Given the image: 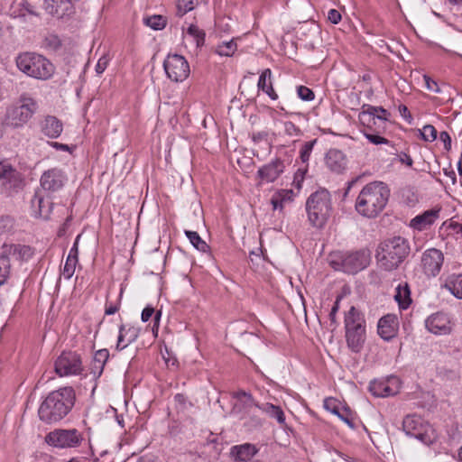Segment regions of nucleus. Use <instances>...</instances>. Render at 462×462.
<instances>
[{"label":"nucleus","mask_w":462,"mask_h":462,"mask_svg":"<svg viewBox=\"0 0 462 462\" xmlns=\"http://www.w3.org/2000/svg\"><path fill=\"white\" fill-rule=\"evenodd\" d=\"M284 168V162L276 158L268 164L261 167L258 170V176L266 182H273L283 172Z\"/></svg>","instance_id":"412c9836"},{"label":"nucleus","mask_w":462,"mask_h":462,"mask_svg":"<svg viewBox=\"0 0 462 462\" xmlns=\"http://www.w3.org/2000/svg\"><path fill=\"white\" fill-rule=\"evenodd\" d=\"M283 131L289 136H297L300 134V129L292 122H285L283 124Z\"/></svg>","instance_id":"09e8293b"},{"label":"nucleus","mask_w":462,"mask_h":462,"mask_svg":"<svg viewBox=\"0 0 462 462\" xmlns=\"http://www.w3.org/2000/svg\"><path fill=\"white\" fill-rule=\"evenodd\" d=\"M41 129L49 138H57L62 133L63 125L57 117L47 116L41 124Z\"/></svg>","instance_id":"bb28decb"},{"label":"nucleus","mask_w":462,"mask_h":462,"mask_svg":"<svg viewBox=\"0 0 462 462\" xmlns=\"http://www.w3.org/2000/svg\"><path fill=\"white\" fill-rule=\"evenodd\" d=\"M109 358V352L107 349L103 348L99 349L95 353L93 364H92V370L94 374H100L104 369V366L106 363V361Z\"/></svg>","instance_id":"2f4dec72"},{"label":"nucleus","mask_w":462,"mask_h":462,"mask_svg":"<svg viewBox=\"0 0 462 462\" xmlns=\"http://www.w3.org/2000/svg\"><path fill=\"white\" fill-rule=\"evenodd\" d=\"M77 263H78V261L71 260L70 258L66 259V262H65V264H64V267L62 270V275L64 276L65 279H70L73 276V274L75 273Z\"/></svg>","instance_id":"a18cd8bd"},{"label":"nucleus","mask_w":462,"mask_h":462,"mask_svg":"<svg viewBox=\"0 0 462 462\" xmlns=\"http://www.w3.org/2000/svg\"><path fill=\"white\" fill-rule=\"evenodd\" d=\"M443 288L448 290L456 298L462 299V274L448 275Z\"/></svg>","instance_id":"c756f323"},{"label":"nucleus","mask_w":462,"mask_h":462,"mask_svg":"<svg viewBox=\"0 0 462 462\" xmlns=\"http://www.w3.org/2000/svg\"><path fill=\"white\" fill-rule=\"evenodd\" d=\"M16 66L27 76L42 80L49 79L55 70L49 60L34 52L19 54L16 58Z\"/></svg>","instance_id":"39448f33"},{"label":"nucleus","mask_w":462,"mask_h":462,"mask_svg":"<svg viewBox=\"0 0 462 462\" xmlns=\"http://www.w3.org/2000/svg\"><path fill=\"white\" fill-rule=\"evenodd\" d=\"M410 251V244L406 238L393 236L378 245L375 258L382 269L393 271L407 258Z\"/></svg>","instance_id":"7ed1b4c3"},{"label":"nucleus","mask_w":462,"mask_h":462,"mask_svg":"<svg viewBox=\"0 0 462 462\" xmlns=\"http://www.w3.org/2000/svg\"><path fill=\"white\" fill-rule=\"evenodd\" d=\"M341 299H342V296H337V300H336V301L334 303V306L332 307V309L330 310L329 319H330L331 322H333V323L336 322V315H337V312L338 311L339 301H340Z\"/></svg>","instance_id":"4d7b16f0"},{"label":"nucleus","mask_w":462,"mask_h":462,"mask_svg":"<svg viewBox=\"0 0 462 462\" xmlns=\"http://www.w3.org/2000/svg\"><path fill=\"white\" fill-rule=\"evenodd\" d=\"M439 140L444 143V147L447 151H449L451 149V137L448 132H440Z\"/></svg>","instance_id":"864d4df0"},{"label":"nucleus","mask_w":462,"mask_h":462,"mask_svg":"<svg viewBox=\"0 0 462 462\" xmlns=\"http://www.w3.org/2000/svg\"><path fill=\"white\" fill-rule=\"evenodd\" d=\"M402 430L404 433H429L433 431L431 425L418 414H408L402 420Z\"/></svg>","instance_id":"a211bd4d"},{"label":"nucleus","mask_w":462,"mask_h":462,"mask_svg":"<svg viewBox=\"0 0 462 462\" xmlns=\"http://www.w3.org/2000/svg\"><path fill=\"white\" fill-rule=\"evenodd\" d=\"M271 75H272V71L270 69H266L262 72V74L259 77V80H258L259 89H262L263 91H264L269 87V85L267 84V79H271Z\"/></svg>","instance_id":"de8ad7c7"},{"label":"nucleus","mask_w":462,"mask_h":462,"mask_svg":"<svg viewBox=\"0 0 462 462\" xmlns=\"http://www.w3.org/2000/svg\"><path fill=\"white\" fill-rule=\"evenodd\" d=\"M44 440L54 448H66L78 446L81 439L78 435H46Z\"/></svg>","instance_id":"5701e85b"},{"label":"nucleus","mask_w":462,"mask_h":462,"mask_svg":"<svg viewBox=\"0 0 462 462\" xmlns=\"http://www.w3.org/2000/svg\"><path fill=\"white\" fill-rule=\"evenodd\" d=\"M427 329L435 335H447L450 332L448 317L442 312L432 314L426 319Z\"/></svg>","instance_id":"6ab92c4d"},{"label":"nucleus","mask_w":462,"mask_h":462,"mask_svg":"<svg viewBox=\"0 0 462 462\" xmlns=\"http://www.w3.org/2000/svg\"><path fill=\"white\" fill-rule=\"evenodd\" d=\"M236 43L234 40L218 44L216 48V52L220 56H232L236 51Z\"/></svg>","instance_id":"4c0bfd02"},{"label":"nucleus","mask_w":462,"mask_h":462,"mask_svg":"<svg viewBox=\"0 0 462 462\" xmlns=\"http://www.w3.org/2000/svg\"><path fill=\"white\" fill-rule=\"evenodd\" d=\"M143 23L153 30H162L165 28L167 21L162 15L155 14L144 17Z\"/></svg>","instance_id":"c9c22d12"},{"label":"nucleus","mask_w":462,"mask_h":462,"mask_svg":"<svg viewBox=\"0 0 462 462\" xmlns=\"http://www.w3.org/2000/svg\"><path fill=\"white\" fill-rule=\"evenodd\" d=\"M306 210L310 224L318 228L323 227L332 212L329 192L320 189L312 193L307 199Z\"/></svg>","instance_id":"20e7f679"},{"label":"nucleus","mask_w":462,"mask_h":462,"mask_svg":"<svg viewBox=\"0 0 462 462\" xmlns=\"http://www.w3.org/2000/svg\"><path fill=\"white\" fill-rule=\"evenodd\" d=\"M49 144L57 150L62 151H69V147L67 144L57 143V142H49Z\"/></svg>","instance_id":"69168bd1"},{"label":"nucleus","mask_w":462,"mask_h":462,"mask_svg":"<svg viewBox=\"0 0 462 462\" xmlns=\"http://www.w3.org/2000/svg\"><path fill=\"white\" fill-rule=\"evenodd\" d=\"M439 211L436 208L424 211L411 220L410 226L419 231L427 229L439 217Z\"/></svg>","instance_id":"4be33fe9"},{"label":"nucleus","mask_w":462,"mask_h":462,"mask_svg":"<svg viewBox=\"0 0 462 462\" xmlns=\"http://www.w3.org/2000/svg\"><path fill=\"white\" fill-rule=\"evenodd\" d=\"M323 406L328 411L337 415L346 422L350 430H357L353 411L349 407L343 405L340 401L332 397L326 398Z\"/></svg>","instance_id":"4468645a"},{"label":"nucleus","mask_w":462,"mask_h":462,"mask_svg":"<svg viewBox=\"0 0 462 462\" xmlns=\"http://www.w3.org/2000/svg\"><path fill=\"white\" fill-rule=\"evenodd\" d=\"M174 402L176 403V408L178 409V411H180V410L182 411L185 409L186 404H187V400L183 394H181V393L176 394L174 397Z\"/></svg>","instance_id":"603ef678"},{"label":"nucleus","mask_w":462,"mask_h":462,"mask_svg":"<svg viewBox=\"0 0 462 462\" xmlns=\"http://www.w3.org/2000/svg\"><path fill=\"white\" fill-rule=\"evenodd\" d=\"M399 111L403 117H405V118L409 117L410 119L411 118V113L406 106H403V105L400 106Z\"/></svg>","instance_id":"774afa93"},{"label":"nucleus","mask_w":462,"mask_h":462,"mask_svg":"<svg viewBox=\"0 0 462 462\" xmlns=\"http://www.w3.org/2000/svg\"><path fill=\"white\" fill-rule=\"evenodd\" d=\"M346 340L347 346L359 353L365 342V320L364 315L352 306L345 315Z\"/></svg>","instance_id":"423d86ee"},{"label":"nucleus","mask_w":462,"mask_h":462,"mask_svg":"<svg viewBox=\"0 0 462 462\" xmlns=\"http://www.w3.org/2000/svg\"><path fill=\"white\" fill-rule=\"evenodd\" d=\"M55 372L60 376L79 374L82 362L79 355L75 352H62L54 364Z\"/></svg>","instance_id":"9b49d317"},{"label":"nucleus","mask_w":462,"mask_h":462,"mask_svg":"<svg viewBox=\"0 0 462 462\" xmlns=\"http://www.w3.org/2000/svg\"><path fill=\"white\" fill-rule=\"evenodd\" d=\"M282 199H281V194H275L272 199H271V203L273 207V209H282Z\"/></svg>","instance_id":"0e129e2a"},{"label":"nucleus","mask_w":462,"mask_h":462,"mask_svg":"<svg viewBox=\"0 0 462 462\" xmlns=\"http://www.w3.org/2000/svg\"><path fill=\"white\" fill-rule=\"evenodd\" d=\"M394 299L399 303V305L405 309L409 306L411 302L410 298V290L408 288V285L406 284L404 287L398 286L396 288V293L394 295Z\"/></svg>","instance_id":"f704fd0d"},{"label":"nucleus","mask_w":462,"mask_h":462,"mask_svg":"<svg viewBox=\"0 0 462 462\" xmlns=\"http://www.w3.org/2000/svg\"><path fill=\"white\" fill-rule=\"evenodd\" d=\"M36 109L35 100L23 95L17 104L7 109L5 123L14 128L22 127L32 118Z\"/></svg>","instance_id":"6e6552de"},{"label":"nucleus","mask_w":462,"mask_h":462,"mask_svg":"<svg viewBox=\"0 0 462 462\" xmlns=\"http://www.w3.org/2000/svg\"><path fill=\"white\" fill-rule=\"evenodd\" d=\"M414 436L417 439L420 440L422 443H424L425 445H428V446L436 441L435 435L421 434V435H414Z\"/></svg>","instance_id":"6e6d98bb"},{"label":"nucleus","mask_w":462,"mask_h":462,"mask_svg":"<svg viewBox=\"0 0 462 462\" xmlns=\"http://www.w3.org/2000/svg\"><path fill=\"white\" fill-rule=\"evenodd\" d=\"M423 79H424V81H425L426 88L428 90L433 91L435 93H439L440 92V88H439V85H438V83L436 81L431 79L427 75H424Z\"/></svg>","instance_id":"3c124183"},{"label":"nucleus","mask_w":462,"mask_h":462,"mask_svg":"<svg viewBox=\"0 0 462 462\" xmlns=\"http://www.w3.org/2000/svg\"><path fill=\"white\" fill-rule=\"evenodd\" d=\"M317 140H312L310 142H306L300 152V158L302 162H308L310 157V153L313 150V146L316 143Z\"/></svg>","instance_id":"a19ab883"},{"label":"nucleus","mask_w":462,"mask_h":462,"mask_svg":"<svg viewBox=\"0 0 462 462\" xmlns=\"http://www.w3.org/2000/svg\"><path fill=\"white\" fill-rule=\"evenodd\" d=\"M328 19L332 23H338L341 20V14L340 13L336 10V9H330L328 11Z\"/></svg>","instance_id":"5fc2aeb1"},{"label":"nucleus","mask_w":462,"mask_h":462,"mask_svg":"<svg viewBox=\"0 0 462 462\" xmlns=\"http://www.w3.org/2000/svg\"><path fill=\"white\" fill-rule=\"evenodd\" d=\"M261 411H254L249 414H245L242 419H245V425L248 427L249 430H257L263 423V420L259 417Z\"/></svg>","instance_id":"72a5a7b5"},{"label":"nucleus","mask_w":462,"mask_h":462,"mask_svg":"<svg viewBox=\"0 0 462 462\" xmlns=\"http://www.w3.org/2000/svg\"><path fill=\"white\" fill-rule=\"evenodd\" d=\"M0 187L7 196L17 193L23 187L22 174L7 160H0Z\"/></svg>","instance_id":"1a4fd4ad"},{"label":"nucleus","mask_w":462,"mask_h":462,"mask_svg":"<svg viewBox=\"0 0 462 462\" xmlns=\"http://www.w3.org/2000/svg\"><path fill=\"white\" fill-rule=\"evenodd\" d=\"M259 411L266 414L271 419H275L279 424L285 422V414L281 406L270 402L259 405Z\"/></svg>","instance_id":"c85d7f7f"},{"label":"nucleus","mask_w":462,"mask_h":462,"mask_svg":"<svg viewBox=\"0 0 462 462\" xmlns=\"http://www.w3.org/2000/svg\"><path fill=\"white\" fill-rule=\"evenodd\" d=\"M326 165L335 172H341L346 166V158L342 152L331 149L326 155Z\"/></svg>","instance_id":"cd10ccee"},{"label":"nucleus","mask_w":462,"mask_h":462,"mask_svg":"<svg viewBox=\"0 0 462 462\" xmlns=\"http://www.w3.org/2000/svg\"><path fill=\"white\" fill-rule=\"evenodd\" d=\"M257 452L255 447L251 444H243L240 446H235L232 448V454L240 461H247L251 459Z\"/></svg>","instance_id":"7c9ffc66"},{"label":"nucleus","mask_w":462,"mask_h":462,"mask_svg":"<svg viewBox=\"0 0 462 462\" xmlns=\"http://www.w3.org/2000/svg\"><path fill=\"white\" fill-rule=\"evenodd\" d=\"M11 273V263L8 259L0 255V285L4 284Z\"/></svg>","instance_id":"58836bf2"},{"label":"nucleus","mask_w":462,"mask_h":462,"mask_svg":"<svg viewBox=\"0 0 462 462\" xmlns=\"http://www.w3.org/2000/svg\"><path fill=\"white\" fill-rule=\"evenodd\" d=\"M399 380L391 376L386 379H375L369 384V392L375 397H388L397 393Z\"/></svg>","instance_id":"2eb2a0df"},{"label":"nucleus","mask_w":462,"mask_h":462,"mask_svg":"<svg viewBox=\"0 0 462 462\" xmlns=\"http://www.w3.org/2000/svg\"><path fill=\"white\" fill-rule=\"evenodd\" d=\"M140 333V328L134 326L126 327L125 325L119 328V336L116 348L122 350L128 345L136 340Z\"/></svg>","instance_id":"a878e982"},{"label":"nucleus","mask_w":462,"mask_h":462,"mask_svg":"<svg viewBox=\"0 0 462 462\" xmlns=\"http://www.w3.org/2000/svg\"><path fill=\"white\" fill-rule=\"evenodd\" d=\"M168 78L174 82H182L189 75V65L185 58L179 54H169L163 62Z\"/></svg>","instance_id":"9d476101"},{"label":"nucleus","mask_w":462,"mask_h":462,"mask_svg":"<svg viewBox=\"0 0 462 462\" xmlns=\"http://www.w3.org/2000/svg\"><path fill=\"white\" fill-rule=\"evenodd\" d=\"M33 254L31 246L21 244H7L2 245V253L0 255L8 259V262H23L28 261Z\"/></svg>","instance_id":"dca6fc26"},{"label":"nucleus","mask_w":462,"mask_h":462,"mask_svg":"<svg viewBox=\"0 0 462 462\" xmlns=\"http://www.w3.org/2000/svg\"><path fill=\"white\" fill-rule=\"evenodd\" d=\"M72 387H62L50 393L40 405L38 414L42 420L52 423L63 419L75 403Z\"/></svg>","instance_id":"f257e3e1"},{"label":"nucleus","mask_w":462,"mask_h":462,"mask_svg":"<svg viewBox=\"0 0 462 462\" xmlns=\"http://www.w3.org/2000/svg\"><path fill=\"white\" fill-rule=\"evenodd\" d=\"M153 314L154 309L152 307L147 306L142 312V321H148Z\"/></svg>","instance_id":"680f3d73"},{"label":"nucleus","mask_w":462,"mask_h":462,"mask_svg":"<svg viewBox=\"0 0 462 462\" xmlns=\"http://www.w3.org/2000/svg\"><path fill=\"white\" fill-rule=\"evenodd\" d=\"M444 255L440 250L430 248L426 250L421 257V266L427 276H437L443 264Z\"/></svg>","instance_id":"ddd939ff"},{"label":"nucleus","mask_w":462,"mask_h":462,"mask_svg":"<svg viewBox=\"0 0 462 462\" xmlns=\"http://www.w3.org/2000/svg\"><path fill=\"white\" fill-rule=\"evenodd\" d=\"M232 398L235 400L233 403L232 412L243 417L245 414H249L251 411H259V405L255 402L250 393L240 390L232 393Z\"/></svg>","instance_id":"f8f14e48"},{"label":"nucleus","mask_w":462,"mask_h":462,"mask_svg":"<svg viewBox=\"0 0 462 462\" xmlns=\"http://www.w3.org/2000/svg\"><path fill=\"white\" fill-rule=\"evenodd\" d=\"M79 237H80V236H77L76 241L69 253V255L67 257L68 259L70 258L71 260L78 261V254H79L78 242H79Z\"/></svg>","instance_id":"bf43d9fd"},{"label":"nucleus","mask_w":462,"mask_h":462,"mask_svg":"<svg viewBox=\"0 0 462 462\" xmlns=\"http://www.w3.org/2000/svg\"><path fill=\"white\" fill-rule=\"evenodd\" d=\"M297 93L299 97L304 101H311L315 97L314 92L305 86H300L297 88Z\"/></svg>","instance_id":"49530a36"},{"label":"nucleus","mask_w":462,"mask_h":462,"mask_svg":"<svg viewBox=\"0 0 462 462\" xmlns=\"http://www.w3.org/2000/svg\"><path fill=\"white\" fill-rule=\"evenodd\" d=\"M397 321L394 315H386L378 321V334L384 340L393 338L396 332Z\"/></svg>","instance_id":"393cba45"},{"label":"nucleus","mask_w":462,"mask_h":462,"mask_svg":"<svg viewBox=\"0 0 462 462\" xmlns=\"http://www.w3.org/2000/svg\"><path fill=\"white\" fill-rule=\"evenodd\" d=\"M196 0H178L177 10L180 16L191 11L195 6Z\"/></svg>","instance_id":"79ce46f5"},{"label":"nucleus","mask_w":462,"mask_h":462,"mask_svg":"<svg viewBox=\"0 0 462 462\" xmlns=\"http://www.w3.org/2000/svg\"><path fill=\"white\" fill-rule=\"evenodd\" d=\"M263 92H265L273 100L277 99L278 97L271 82L269 83V87Z\"/></svg>","instance_id":"338daca9"},{"label":"nucleus","mask_w":462,"mask_h":462,"mask_svg":"<svg viewBox=\"0 0 462 462\" xmlns=\"http://www.w3.org/2000/svg\"><path fill=\"white\" fill-rule=\"evenodd\" d=\"M118 310H119V301L116 303L107 302L106 305L105 313L106 315H113V314L116 313L118 311Z\"/></svg>","instance_id":"052dcab7"},{"label":"nucleus","mask_w":462,"mask_h":462,"mask_svg":"<svg viewBox=\"0 0 462 462\" xmlns=\"http://www.w3.org/2000/svg\"><path fill=\"white\" fill-rule=\"evenodd\" d=\"M422 139L426 142H433L437 138V130L431 125H426L420 131Z\"/></svg>","instance_id":"c03bdc74"},{"label":"nucleus","mask_w":462,"mask_h":462,"mask_svg":"<svg viewBox=\"0 0 462 462\" xmlns=\"http://www.w3.org/2000/svg\"><path fill=\"white\" fill-rule=\"evenodd\" d=\"M66 177L62 171L57 168L45 171L41 177V186L48 191H56L62 188Z\"/></svg>","instance_id":"f3484780"},{"label":"nucleus","mask_w":462,"mask_h":462,"mask_svg":"<svg viewBox=\"0 0 462 462\" xmlns=\"http://www.w3.org/2000/svg\"><path fill=\"white\" fill-rule=\"evenodd\" d=\"M43 46L51 51H57L61 46V41L56 34H48L44 38Z\"/></svg>","instance_id":"ea45409f"},{"label":"nucleus","mask_w":462,"mask_h":462,"mask_svg":"<svg viewBox=\"0 0 462 462\" xmlns=\"http://www.w3.org/2000/svg\"><path fill=\"white\" fill-rule=\"evenodd\" d=\"M373 117L374 120H371L369 124H362L366 127L365 131L381 133V130H383L385 127H379V119L377 118V116L373 115Z\"/></svg>","instance_id":"8fccbe9b"},{"label":"nucleus","mask_w":462,"mask_h":462,"mask_svg":"<svg viewBox=\"0 0 462 462\" xmlns=\"http://www.w3.org/2000/svg\"><path fill=\"white\" fill-rule=\"evenodd\" d=\"M371 261L368 250L363 249L356 252H334L329 256L330 265L337 271L348 273H356L365 269Z\"/></svg>","instance_id":"0eeeda50"},{"label":"nucleus","mask_w":462,"mask_h":462,"mask_svg":"<svg viewBox=\"0 0 462 462\" xmlns=\"http://www.w3.org/2000/svg\"><path fill=\"white\" fill-rule=\"evenodd\" d=\"M399 161L402 163H404V164H406L409 167H411L412 163H413V161L411 158V156L409 154L405 153V152H402V153L399 154Z\"/></svg>","instance_id":"e2e57ef3"},{"label":"nucleus","mask_w":462,"mask_h":462,"mask_svg":"<svg viewBox=\"0 0 462 462\" xmlns=\"http://www.w3.org/2000/svg\"><path fill=\"white\" fill-rule=\"evenodd\" d=\"M187 33L196 42L197 47H201L205 42L206 33L195 24H190L187 29Z\"/></svg>","instance_id":"e433bc0d"},{"label":"nucleus","mask_w":462,"mask_h":462,"mask_svg":"<svg viewBox=\"0 0 462 462\" xmlns=\"http://www.w3.org/2000/svg\"><path fill=\"white\" fill-rule=\"evenodd\" d=\"M44 5L46 12L58 18L69 14L73 8L69 0H45Z\"/></svg>","instance_id":"b1692460"},{"label":"nucleus","mask_w":462,"mask_h":462,"mask_svg":"<svg viewBox=\"0 0 462 462\" xmlns=\"http://www.w3.org/2000/svg\"><path fill=\"white\" fill-rule=\"evenodd\" d=\"M380 134L381 133L378 132H364V134L366 137V139L373 144H388L390 142L386 138L381 136Z\"/></svg>","instance_id":"37998d69"},{"label":"nucleus","mask_w":462,"mask_h":462,"mask_svg":"<svg viewBox=\"0 0 462 462\" xmlns=\"http://www.w3.org/2000/svg\"><path fill=\"white\" fill-rule=\"evenodd\" d=\"M390 189L381 181L366 184L356 200V211L366 217H375L386 206Z\"/></svg>","instance_id":"f03ea898"},{"label":"nucleus","mask_w":462,"mask_h":462,"mask_svg":"<svg viewBox=\"0 0 462 462\" xmlns=\"http://www.w3.org/2000/svg\"><path fill=\"white\" fill-rule=\"evenodd\" d=\"M373 115L377 116L379 119V127H385L388 122L390 113L382 106H373L366 105L359 113L358 118L361 124H369L374 120Z\"/></svg>","instance_id":"aec40b11"},{"label":"nucleus","mask_w":462,"mask_h":462,"mask_svg":"<svg viewBox=\"0 0 462 462\" xmlns=\"http://www.w3.org/2000/svg\"><path fill=\"white\" fill-rule=\"evenodd\" d=\"M108 64V60L106 57H101L96 66V71L97 74H101L105 71Z\"/></svg>","instance_id":"13d9d810"},{"label":"nucleus","mask_w":462,"mask_h":462,"mask_svg":"<svg viewBox=\"0 0 462 462\" xmlns=\"http://www.w3.org/2000/svg\"><path fill=\"white\" fill-rule=\"evenodd\" d=\"M185 235L191 245L199 251L206 253L209 250L208 244L199 236L197 232L186 230Z\"/></svg>","instance_id":"473e14b6"}]
</instances>
